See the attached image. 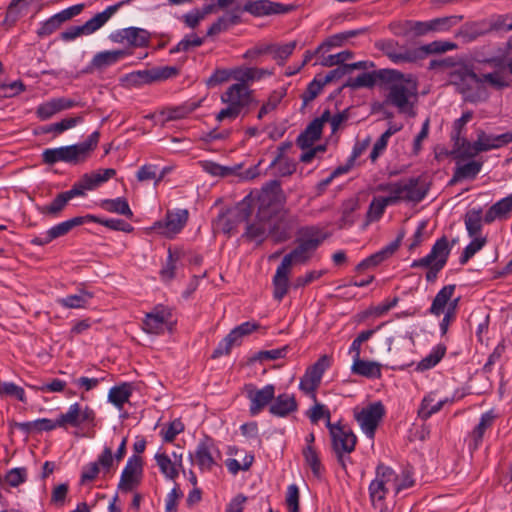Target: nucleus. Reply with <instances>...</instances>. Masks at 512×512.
Segmentation results:
<instances>
[{"mask_svg":"<svg viewBox=\"0 0 512 512\" xmlns=\"http://www.w3.org/2000/svg\"><path fill=\"white\" fill-rule=\"evenodd\" d=\"M280 184L277 181L270 182L259 195L258 212L255 218L246 225L243 237L256 244L263 243L271 236L272 218L279 209Z\"/></svg>","mask_w":512,"mask_h":512,"instance_id":"1","label":"nucleus"},{"mask_svg":"<svg viewBox=\"0 0 512 512\" xmlns=\"http://www.w3.org/2000/svg\"><path fill=\"white\" fill-rule=\"evenodd\" d=\"M389 73L383 83L388 91L385 102L396 107L400 113H410L418 95L416 78L395 69H389Z\"/></svg>","mask_w":512,"mask_h":512,"instance_id":"2","label":"nucleus"},{"mask_svg":"<svg viewBox=\"0 0 512 512\" xmlns=\"http://www.w3.org/2000/svg\"><path fill=\"white\" fill-rule=\"evenodd\" d=\"M324 239L325 235L316 227L303 229L297 240V246L283 257L281 263L290 268L293 265L307 263Z\"/></svg>","mask_w":512,"mask_h":512,"instance_id":"3","label":"nucleus"},{"mask_svg":"<svg viewBox=\"0 0 512 512\" xmlns=\"http://www.w3.org/2000/svg\"><path fill=\"white\" fill-rule=\"evenodd\" d=\"M452 245L446 236L439 238L428 255L423 258L414 260L411 264L412 268H427L426 280L435 281L440 270L446 265Z\"/></svg>","mask_w":512,"mask_h":512,"instance_id":"4","label":"nucleus"},{"mask_svg":"<svg viewBox=\"0 0 512 512\" xmlns=\"http://www.w3.org/2000/svg\"><path fill=\"white\" fill-rule=\"evenodd\" d=\"M460 80L461 85L465 86L467 90L479 88L484 84L500 90L511 84L509 72L504 65H500L495 71L484 73L481 76L471 70H465L460 74Z\"/></svg>","mask_w":512,"mask_h":512,"instance_id":"5","label":"nucleus"},{"mask_svg":"<svg viewBox=\"0 0 512 512\" xmlns=\"http://www.w3.org/2000/svg\"><path fill=\"white\" fill-rule=\"evenodd\" d=\"M327 428L332 439V448L337 455L338 462L345 468L348 458H346L344 454H350L354 451L357 438L349 427L341 425L340 423L334 424L328 422Z\"/></svg>","mask_w":512,"mask_h":512,"instance_id":"6","label":"nucleus"},{"mask_svg":"<svg viewBox=\"0 0 512 512\" xmlns=\"http://www.w3.org/2000/svg\"><path fill=\"white\" fill-rule=\"evenodd\" d=\"M396 481V472L389 466L380 463L375 469V478L369 485V496L373 505L376 502L384 501L389 489L393 488V482Z\"/></svg>","mask_w":512,"mask_h":512,"instance_id":"7","label":"nucleus"},{"mask_svg":"<svg viewBox=\"0 0 512 512\" xmlns=\"http://www.w3.org/2000/svg\"><path fill=\"white\" fill-rule=\"evenodd\" d=\"M330 365L331 357L328 355L321 356L312 366L307 368L305 374L300 379L299 389L316 400L315 391L321 383L324 372Z\"/></svg>","mask_w":512,"mask_h":512,"instance_id":"8","label":"nucleus"},{"mask_svg":"<svg viewBox=\"0 0 512 512\" xmlns=\"http://www.w3.org/2000/svg\"><path fill=\"white\" fill-rule=\"evenodd\" d=\"M381 51L394 64L415 63V48H409L394 39H382L375 43Z\"/></svg>","mask_w":512,"mask_h":512,"instance_id":"9","label":"nucleus"},{"mask_svg":"<svg viewBox=\"0 0 512 512\" xmlns=\"http://www.w3.org/2000/svg\"><path fill=\"white\" fill-rule=\"evenodd\" d=\"M95 412L89 406L82 407L79 403L70 405L67 412L58 416V425L61 428L67 426L79 427L83 424L95 425Z\"/></svg>","mask_w":512,"mask_h":512,"instance_id":"10","label":"nucleus"},{"mask_svg":"<svg viewBox=\"0 0 512 512\" xmlns=\"http://www.w3.org/2000/svg\"><path fill=\"white\" fill-rule=\"evenodd\" d=\"M385 414V408L381 402H375L361 411L355 413V418L365 435L373 439L375 431Z\"/></svg>","mask_w":512,"mask_h":512,"instance_id":"11","label":"nucleus"},{"mask_svg":"<svg viewBox=\"0 0 512 512\" xmlns=\"http://www.w3.org/2000/svg\"><path fill=\"white\" fill-rule=\"evenodd\" d=\"M177 74L178 70L173 66L154 67L131 73L128 76V81L135 86H140L164 81L176 76Z\"/></svg>","mask_w":512,"mask_h":512,"instance_id":"12","label":"nucleus"},{"mask_svg":"<svg viewBox=\"0 0 512 512\" xmlns=\"http://www.w3.org/2000/svg\"><path fill=\"white\" fill-rule=\"evenodd\" d=\"M42 161L47 165H53L57 162L69 164H78L84 162L78 146L76 144L63 146L59 148H49L42 152Z\"/></svg>","mask_w":512,"mask_h":512,"instance_id":"13","label":"nucleus"},{"mask_svg":"<svg viewBox=\"0 0 512 512\" xmlns=\"http://www.w3.org/2000/svg\"><path fill=\"white\" fill-rule=\"evenodd\" d=\"M109 39L113 43L126 44L129 47H145L149 43L150 33L142 28L128 27L112 32Z\"/></svg>","mask_w":512,"mask_h":512,"instance_id":"14","label":"nucleus"},{"mask_svg":"<svg viewBox=\"0 0 512 512\" xmlns=\"http://www.w3.org/2000/svg\"><path fill=\"white\" fill-rule=\"evenodd\" d=\"M171 310L163 305H158L146 314L143 320V330L149 334H161L171 322Z\"/></svg>","mask_w":512,"mask_h":512,"instance_id":"15","label":"nucleus"},{"mask_svg":"<svg viewBox=\"0 0 512 512\" xmlns=\"http://www.w3.org/2000/svg\"><path fill=\"white\" fill-rule=\"evenodd\" d=\"M115 175L116 170L113 168L99 169L91 173H85L77 182L74 183L72 189L79 191L77 196H83L86 191L96 189Z\"/></svg>","mask_w":512,"mask_h":512,"instance_id":"16","label":"nucleus"},{"mask_svg":"<svg viewBox=\"0 0 512 512\" xmlns=\"http://www.w3.org/2000/svg\"><path fill=\"white\" fill-rule=\"evenodd\" d=\"M142 475V459L138 455L131 456L120 477L118 489L121 491H132L141 480Z\"/></svg>","mask_w":512,"mask_h":512,"instance_id":"17","label":"nucleus"},{"mask_svg":"<svg viewBox=\"0 0 512 512\" xmlns=\"http://www.w3.org/2000/svg\"><path fill=\"white\" fill-rule=\"evenodd\" d=\"M189 218L188 210H178L176 212H167L163 221L154 224L153 229L158 233L171 238L184 227Z\"/></svg>","mask_w":512,"mask_h":512,"instance_id":"18","label":"nucleus"},{"mask_svg":"<svg viewBox=\"0 0 512 512\" xmlns=\"http://www.w3.org/2000/svg\"><path fill=\"white\" fill-rule=\"evenodd\" d=\"M294 5H283L281 3L272 2L270 0H248L243 11L253 16L261 17L272 14H284L294 10Z\"/></svg>","mask_w":512,"mask_h":512,"instance_id":"19","label":"nucleus"},{"mask_svg":"<svg viewBox=\"0 0 512 512\" xmlns=\"http://www.w3.org/2000/svg\"><path fill=\"white\" fill-rule=\"evenodd\" d=\"M252 96L253 91L248 87H244L242 84H232L221 95V101L225 105H232L242 112L252 102Z\"/></svg>","mask_w":512,"mask_h":512,"instance_id":"20","label":"nucleus"},{"mask_svg":"<svg viewBox=\"0 0 512 512\" xmlns=\"http://www.w3.org/2000/svg\"><path fill=\"white\" fill-rule=\"evenodd\" d=\"M327 113H322L320 117L315 118L308 124L306 129L298 136L297 145L301 149H307L321 137L322 129L325 123H327Z\"/></svg>","mask_w":512,"mask_h":512,"instance_id":"21","label":"nucleus"},{"mask_svg":"<svg viewBox=\"0 0 512 512\" xmlns=\"http://www.w3.org/2000/svg\"><path fill=\"white\" fill-rule=\"evenodd\" d=\"M275 395V387L268 384L261 389H251L248 391V398L250 400V413L255 416L259 414L268 404H271Z\"/></svg>","mask_w":512,"mask_h":512,"instance_id":"22","label":"nucleus"},{"mask_svg":"<svg viewBox=\"0 0 512 512\" xmlns=\"http://www.w3.org/2000/svg\"><path fill=\"white\" fill-rule=\"evenodd\" d=\"M403 235L397 237L396 240L386 245L384 248L379 250L378 252L370 255L369 257L362 260L357 266V271H364L366 269H370L378 266L383 261L391 257L399 248Z\"/></svg>","mask_w":512,"mask_h":512,"instance_id":"23","label":"nucleus"},{"mask_svg":"<svg viewBox=\"0 0 512 512\" xmlns=\"http://www.w3.org/2000/svg\"><path fill=\"white\" fill-rule=\"evenodd\" d=\"M389 74V69H379L373 72H364L357 77L350 78L345 86L352 89L361 87L372 88L376 84L383 85L384 80L387 79Z\"/></svg>","mask_w":512,"mask_h":512,"instance_id":"24","label":"nucleus"},{"mask_svg":"<svg viewBox=\"0 0 512 512\" xmlns=\"http://www.w3.org/2000/svg\"><path fill=\"white\" fill-rule=\"evenodd\" d=\"M218 450L215 448L212 439L205 438L199 443L196 451L197 465L201 470H210L216 464Z\"/></svg>","mask_w":512,"mask_h":512,"instance_id":"25","label":"nucleus"},{"mask_svg":"<svg viewBox=\"0 0 512 512\" xmlns=\"http://www.w3.org/2000/svg\"><path fill=\"white\" fill-rule=\"evenodd\" d=\"M496 417L497 416L493 410L487 411L481 415L479 423L468 436V447L470 451L478 449L486 430L493 425Z\"/></svg>","mask_w":512,"mask_h":512,"instance_id":"26","label":"nucleus"},{"mask_svg":"<svg viewBox=\"0 0 512 512\" xmlns=\"http://www.w3.org/2000/svg\"><path fill=\"white\" fill-rule=\"evenodd\" d=\"M298 403L292 394L282 393L277 397L274 396L270 406L269 412L276 417H287L291 413L296 412Z\"/></svg>","mask_w":512,"mask_h":512,"instance_id":"27","label":"nucleus"},{"mask_svg":"<svg viewBox=\"0 0 512 512\" xmlns=\"http://www.w3.org/2000/svg\"><path fill=\"white\" fill-rule=\"evenodd\" d=\"M128 53L125 50H107L101 51L94 55L89 66L88 71H102L109 66L116 64Z\"/></svg>","mask_w":512,"mask_h":512,"instance_id":"28","label":"nucleus"},{"mask_svg":"<svg viewBox=\"0 0 512 512\" xmlns=\"http://www.w3.org/2000/svg\"><path fill=\"white\" fill-rule=\"evenodd\" d=\"M478 150L481 152L501 148L512 142V132H506L500 135H489L483 130L477 132Z\"/></svg>","mask_w":512,"mask_h":512,"instance_id":"29","label":"nucleus"},{"mask_svg":"<svg viewBox=\"0 0 512 512\" xmlns=\"http://www.w3.org/2000/svg\"><path fill=\"white\" fill-rule=\"evenodd\" d=\"M272 74L273 72L271 70L265 68L246 66L235 67V81H237L236 84H242L244 87H248L249 84H252L255 81H260L265 77L271 76Z\"/></svg>","mask_w":512,"mask_h":512,"instance_id":"30","label":"nucleus"},{"mask_svg":"<svg viewBox=\"0 0 512 512\" xmlns=\"http://www.w3.org/2000/svg\"><path fill=\"white\" fill-rule=\"evenodd\" d=\"M296 224L294 217L287 219L281 217L276 219L275 216L272 218V229L271 238L275 243H281L288 240L291 236V231Z\"/></svg>","mask_w":512,"mask_h":512,"instance_id":"31","label":"nucleus"},{"mask_svg":"<svg viewBox=\"0 0 512 512\" xmlns=\"http://www.w3.org/2000/svg\"><path fill=\"white\" fill-rule=\"evenodd\" d=\"M512 212V195H509L493 204L485 213V223H492L495 220H503L510 217Z\"/></svg>","mask_w":512,"mask_h":512,"instance_id":"32","label":"nucleus"},{"mask_svg":"<svg viewBox=\"0 0 512 512\" xmlns=\"http://www.w3.org/2000/svg\"><path fill=\"white\" fill-rule=\"evenodd\" d=\"M457 48L453 42L436 40L415 48V62L425 59L431 54H441Z\"/></svg>","mask_w":512,"mask_h":512,"instance_id":"33","label":"nucleus"},{"mask_svg":"<svg viewBox=\"0 0 512 512\" xmlns=\"http://www.w3.org/2000/svg\"><path fill=\"white\" fill-rule=\"evenodd\" d=\"M123 4L124 2L121 1L114 5L108 6L104 11L97 13L94 17L86 21L83 24L86 35H90L104 26L105 23L119 10Z\"/></svg>","mask_w":512,"mask_h":512,"instance_id":"34","label":"nucleus"},{"mask_svg":"<svg viewBox=\"0 0 512 512\" xmlns=\"http://www.w3.org/2000/svg\"><path fill=\"white\" fill-rule=\"evenodd\" d=\"M382 365L379 362L359 359L353 361L351 365V373L354 375L366 377L369 379H378L381 377Z\"/></svg>","mask_w":512,"mask_h":512,"instance_id":"35","label":"nucleus"},{"mask_svg":"<svg viewBox=\"0 0 512 512\" xmlns=\"http://www.w3.org/2000/svg\"><path fill=\"white\" fill-rule=\"evenodd\" d=\"M290 272L291 268L283 263H280L277 267L276 273L273 277V296L278 301H281L288 292Z\"/></svg>","mask_w":512,"mask_h":512,"instance_id":"36","label":"nucleus"},{"mask_svg":"<svg viewBox=\"0 0 512 512\" xmlns=\"http://www.w3.org/2000/svg\"><path fill=\"white\" fill-rule=\"evenodd\" d=\"M483 163L481 161L471 160L465 164H458L450 180V185H454L464 179H475L480 173Z\"/></svg>","mask_w":512,"mask_h":512,"instance_id":"37","label":"nucleus"},{"mask_svg":"<svg viewBox=\"0 0 512 512\" xmlns=\"http://www.w3.org/2000/svg\"><path fill=\"white\" fill-rule=\"evenodd\" d=\"M428 192V186L419 179H410L403 183L404 201L418 203L424 199Z\"/></svg>","mask_w":512,"mask_h":512,"instance_id":"38","label":"nucleus"},{"mask_svg":"<svg viewBox=\"0 0 512 512\" xmlns=\"http://www.w3.org/2000/svg\"><path fill=\"white\" fill-rule=\"evenodd\" d=\"M448 402V399H437V395L434 392L426 395L418 409V416L422 420H427L433 414L441 410L443 405Z\"/></svg>","mask_w":512,"mask_h":512,"instance_id":"39","label":"nucleus"},{"mask_svg":"<svg viewBox=\"0 0 512 512\" xmlns=\"http://www.w3.org/2000/svg\"><path fill=\"white\" fill-rule=\"evenodd\" d=\"M77 194H79V191L71 188L68 191L58 194L49 205L43 206L39 208V210L44 215L57 216L70 199L77 197Z\"/></svg>","mask_w":512,"mask_h":512,"instance_id":"40","label":"nucleus"},{"mask_svg":"<svg viewBox=\"0 0 512 512\" xmlns=\"http://www.w3.org/2000/svg\"><path fill=\"white\" fill-rule=\"evenodd\" d=\"M455 288L454 284L444 286L433 299L429 312L435 316L443 314L454 294Z\"/></svg>","mask_w":512,"mask_h":512,"instance_id":"41","label":"nucleus"},{"mask_svg":"<svg viewBox=\"0 0 512 512\" xmlns=\"http://www.w3.org/2000/svg\"><path fill=\"white\" fill-rule=\"evenodd\" d=\"M454 140V148L451 152L452 155H454L457 159H470L475 157L480 153V150L477 141H474L473 143L469 142L464 137H459V139H453Z\"/></svg>","mask_w":512,"mask_h":512,"instance_id":"42","label":"nucleus"},{"mask_svg":"<svg viewBox=\"0 0 512 512\" xmlns=\"http://www.w3.org/2000/svg\"><path fill=\"white\" fill-rule=\"evenodd\" d=\"M101 207L108 212L123 215L129 219L133 218V212L127 200L123 197L116 199H106L101 202Z\"/></svg>","mask_w":512,"mask_h":512,"instance_id":"43","label":"nucleus"},{"mask_svg":"<svg viewBox=\"0 0 512 512\" xmlns=\"http://www.w3.org/2000/svg\"><path fill=\"white\" fill-rule=\"evenodd\" d=\"M367 31V28H362L359 30H350L345 33H339L327 38L317 49L316 53L321 52L322 50H329L333 47H340L345 40L351 37L358 36Z\"/></svg>","mask_w":512,"mask_h":512,"instance_id":"44","label":"nucleus"},{"mask_svg":"<svg viewBox=\"0 0 512 512\" xmlns=\"http://www.w3.org/2000/svg\"><path fill=\"white\" fill-rule=\"evenodd\" d=\"M132 394V386L129 383H123L119 386H114L110 389L108 399L117 408H123L124 404L128 402Z\"/></svg>","mask_w":512,"mask_h":512,"instance_id":"45","label":"nucleus"},{"mask_svg":"<svg viewBox=\"0 0 512 512\" xmlns=\"http://www.w3.org/2000/svg\"><path fill=\"white\" fill-rule=\"evenodd\" d=\"M446 353V346L443 344H438L435 347L432 348L431 352L424 357L418 364H417V371L423 372L425 370H429L433 367H435L441 359L444 357Z\"/></svg>","mask_w":512,"mask_h":512,"instance_id":"46","label":"nucleus"},{"mask_svg":"<svg viewBox=\"0 0 512 512\" xmlns=\"http://www.w3.org/2000/svg\"><path fill=\"white\" fill-rule=\"evenodd\" d=\"M463 19L460 15H451L428 20L430 33L449 31Z\"/></svg>","mask_w":512,"mask_h":512,"instance_id":"47","label":"nucleus"},{"mask_svg":"<svg viewBox=\"0 0 512 512\" xmlns=\"http://www.w3.org/2000/svg\"><path fill=\"white\" fill-rule=\"evenodd\" d=\"M93 298V293L87 290H80L79 294L68 295L58 300L59 304L66 308H84Z\"/></svg>","mask_w":512,"mask_h":512,"instance_id":"48","label":"nucleus"},{"mask_svg":"<svg viewBox=\"0 0 512 512\" xmlns=\"http://www.w3.org/2000/svg\"><path fill=\"white\" fill-rule=\"evenodd\" d=\"M87 221V216L82 217H74L72 219L61 222L48 230L52 239L59 238L61 236L66 235L70 232L74 227L84 224Z\"/></svg>","mask_w":512,"mask_h":512,"instance_id":"49","label":"nucleus"},{"mask_svg":"<svg viewBox=\"0 0 512 512\" xmlns=\"http://www.w3.org/2000/svg\"><path fill=\"white\" fill-rule=\"evenodd\" d=\"M286 96V89L274 90L268 97L267 101L261 106L257 118L263 119L267 114L274 111L282 99Z\"/></svg>","mask_w":512,"mask_h":512,"instance_id":"50","label":"nucleus"},{"mask_svg":"<svg viewBox=\"0 0 512 512\" xmlns=\"http://www.w3.org/2000/svg\"><path fill=\"white\" fill-rule=\"evenodd\" d=\"M87 221L101 224L109 229L115 231H122L130 233L133 231V226L122 219H101L97 216L87 215Z\"/></svg>","mask_w":512,"mask_h":512,"instance_id":"51","label":"nucleus"},{"mask_svg":"<svg viewBox=\"0 0 512 512\" xmlns=\"http://www.w3.org/2000/svg\"><path fill=\"white\" fill-rule=\"evenodd\" d=\"M243 336L239 334L236 328L232 329L230 333L219 343L214 351V355L229 354L234 346L241 344Z\"/></svg>","mask_w":512,"mask_h":512,"instance_id":"52","label":"nucleus"},{"mask_svg":"<svg viewBox=\"0 0 512 512\" xmlns=\"http://www.w3.org/2000/svg\"><path fill=\"white\" fill-rule=\"evenodd\" d=\"M377 189L389 193L388 196L384 197L389 205L404 201L403 182L380 184Z\"/></svg>","mask_w":512,"mask_h":512,"instance_id":"53","label":"nucleus"},{"mask_svg":"<svg viewBox=\"0 0 512 512\" xmlns=\"http://www.w3.org/2000/svg\"><path fill=\"white\" fill-rule=\"evenodd\" d=\"M465 227L470 237L477 236L482 229L481 210H469L464 218Z\"/></svg>","mask_w":512,"mask_h":512,"instance_id":"54","label":"nucleus"},{"mask_svg":"<svg viewBox=\"0 0 512 512\" xmlns=\"http://www.w3.org/2000/svg\"><path fill=\"white\" fill-rule=\"evenodd\" d=\"M303 457L306 464L312 470V473L315 477H320L323 471V466L321 464L319 455L312 445H308L303 449Z\"/></svg>","mask_w":512,"mask_h":512,"instance_id":"55","label":"nucleus"},{"mask_svg":"<svg viewBox=\"0 0 512 512\" xmlns=\"http://www.w3.org/2000/svg\"><path fill=\"white\" fill-rule=\"evenodd\" d=\"M29 2H23V0H12L9 4L5 22L9 24H14L16 21L27 11Z\"/></svg>","mask_w":512,"mask_h":512,"instance_id":"56","label":"nucleus"},{"mask_svg":"<svg viewBox=\"0 0 512 512\" xmlns=\"http://www.w3.org/2000/svg\"><path fill=\"white\" fill-rule=\"evenodd\" d=\"M0 396L12 397L23 403L27 402L24 389L12 382H3L0 380Z\"/></svg>","mask_w":512,"mask_h":512,"instance_id":"57","label":"nucleus"},{"mask_svg":"<svg viewBox=\"0 0 512 512\" xmlns=\"http://www.w3.org/2000/svg\"><path fill=\"white\" fill-rule=\"evenodd\" d=\"M388 205L384 197H374L367 211L368 221L373 222L379 220Z\"/></svg>","mask_w":512,"mask_h":512,"instance_id":"58","label":"nucleus"},{"mask_svg":"<svg viewBox=\"0 0 512 512\" xmlns=\"http://www.w3.org/2000/svg\"><path fill=\"white\" fill-rule=\"evenodd\" d=\"M485 237L474 236V239L465 247L462 255L460 256V263L466 264L479 250L486 244Z\"/></svg>","mask_w":512,"mask_h":512,"instance_id":"59","label":"nucleus"},{"mask_svg":"<svg viewBox=\"0 0 512 512\" xmlns=\"http://www.w3.org/2000/svg\"><path fill=\"white\" fill-rule=\"evenodd\" d=\"M297 42L291 41L286 44H269V48L271 49L269 53H271L276 60L285 61L296 48Z\"/></svg>","mask_w":512,"mask_h":512,"instance_id":"60","label":"nucleus"},{"mask_svg":"<svg viewBox=\"0 0 512 512\" xmlns=\"http://www.w3.org/2000/svg\"><path fill=\"white\" fill-rule=\"evenodd\" d=\"M191 112L188 106H178L162 110L159 114L161 122L164 124L169 121L178 120L186 117Z\"/></svg>","mask_w":512,"mask_h":512,"instance_id":"61","label":"nucleus"},{"mask_svg":"<svg viewBox=\"0 0 512 512\" xmlns=\"http://www.w3.org/2000/svg\"><path fill=\"white\" fill-rule=\"evenodd\" d=\"M215 230L225 235H231L235 232L236 221L232 219L229 213L220 214L214 222Z\"/></svg>","mask_w":512,"mask_h":512,"instance_id":"62","label":"nucleus"},{"mask_svg":"<svg viewBox=\"0 0 512 512\" xmlns=\"http://www.w3.org/2000/svg\"><path fill=\"white\" fill-rule=\"evenodd\" d=\"M65 21L62 20L60 13L51 16L48 20L43 22L37 30L39 37H45L55 32Z\"/></svg>","mask_w":512,"mask_h":512,"instance_id":"63","label":"nucleus"},{"mask_svg":"<svg viewBox=\"0 0 512 512\" xmlns=\"http://www.w3.org/2000/svg\"><path fill=\"white\" fill-rule=\"evenodd\" d=\"M157 465L161 472L168 478L173 479L177 475V470L170 458L165 453H157L155 455Z\"/></svg>","mask_w":512,"mask_h":512,"instance_id":"64","label":"nucleus"}]
</instances>
